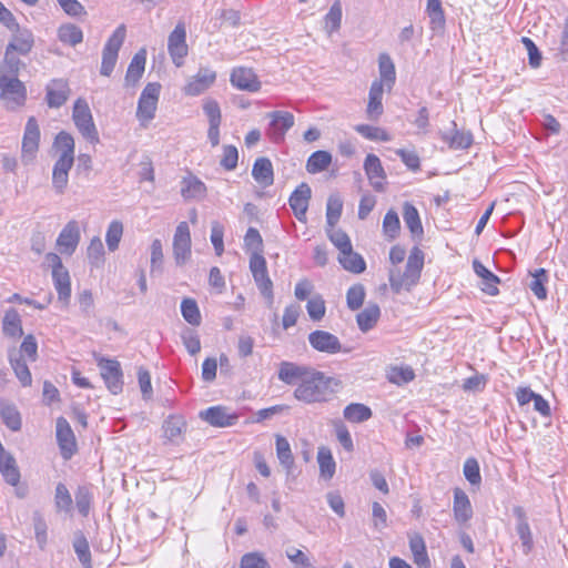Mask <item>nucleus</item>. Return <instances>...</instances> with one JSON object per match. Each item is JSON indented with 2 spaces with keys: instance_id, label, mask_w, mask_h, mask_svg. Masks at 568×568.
<instances>
[{
  "instance_id": "obj_6",
  "label": "nucleus",
  "mask_w": 568,
  "mask_h": 568,
  "mask_svg": "<svg viewBox=\"0 0 568 568\" xmlns=\"http://www.w3.org/2000/svg\"><path fill=\"white\" fill-rule=\"evenodd\" d=\"M126 28L124 24H120L108 39L102 51V62L100 73L104 77H109L116 63L119 51L125 40Z\"/></svg>"
},
{
  "instance_id": "obj_50",
  "label": "nucleus",
  "mask_w": 568,
  "mask_h": 568,
  "mask_svg": "<svg viewBox=\"0 0 568 568\" xmlns=\"http://www.w3.org/2000/svg\"><path fill=\"white\" fill-rule=\"evenodd\" d=\"M343 210V201L338 194H331L326 204V223L333 229L337 224Z\"/></svg>"
},
{
  "instance_id": "obj_28",
  "label": "nucleus",
  "mask_w": 568,
  "mask_h": 568,
  "mask_svg": "<svg viewBox=\"0 0 568 568\" xmlns=\"http://www.w3.org/2000/svg\"><path fill=\"white\" fill-rule=\"evenodd\" d=\"M146 50L140 49L132 58L125 74V85L134 87L142 78L145 69Z\"/></svg>"
},
{
  "instance_id": "obj_55",
  "label": "nucleus",
  "mask_w": 568,
  "mask_h": 568,
  "mask_svg": "<svg viewBox=\"0 0 568 568\" xmlns=\"http://www.w3.org/2000/svg\"><path fill=\"white\" fill-rule=\"evenodd\" d=\"M123 235V224L122 222L114 220L112 221L106 230L105 241L110 252H114L118 250L120 241Z\"/></svg>"
},
{
  "instance_id": "obj_48",
  "label": "nucleus",
  "mask_w": 568,
  "mask_h": 568,
  "mask_svg": "<svg viewBox=\"0 0 568 568\" xmlns=\"http://www.w3.org/2000/svg\"><path fill=\"white\" fill-rule=\"evenodd\" d=\"M58 38L61 42L75 47L83 40L82 30L72 23H64L58 29Z\"/></svg>"
},
{
  "instance_id": "obj_60",
  "label": "nucleus",
  "mask_w": 568,
  "mask_h": 568,
  "mask_svg": "<svg viewBox=\"0 0 568 568\" xmlns=\"http://www.w3.org/2000/svg\"><path fill=\"white\" fill-rule=\"evenodd\" d=\"M329 241L335 245L339 253H344L352 247L349 236L342 230L327 227L326 230Z\"/></svg>"
},
{
  "instance_id": "obj_45",
  "label": "nucleus",
  "mask_w": 568,
  "mask_h": 568,
  "mask_svg": "<svg viewBox=\"0 0 568 568\" xmlns=\"http://www.w3.org/2000/svg\"><path fill=\"white\" fill-rule=\"evenodd\" d=\"M162 428L169 442L178 443L184 432L185 423L181 417L170 416L164 420Z\"/></svg>"
},
{
  "instance_id": "obj_35",
  "label": "nucleus",
  "mask_w": 568,
  "mask_h": 568,
  "mask_svg": "<svg viewBox=\"0 0 568 568\" xmlns=\"http://www.w3.org/2000/svg\"><path fill=\"white\" fill-rule=\"evenodd\" d=\"M475 273L481 278V290L488 295H497L499 278L488 268H486L479 261L473 262Z\"/></svg>"
},
{
  "instance_id": "obj_58",
  "label": "nucleus",
  "mask_w": 568,
  "mask_h": 568,
  "mask_svg": "<svg viewBox=\"0 0 568 568\" xmlns=\"http://www.w3.org/2000/svg\"><path fill=\"white\" fill-rule=\"evenodd\" d=\"M87 255L92 266L98 267L103 263L104 247L99 236H94L90 241V244L87 250Z\"/></svg>"
},
{
  "instance_id": "obj_33",
  "label": "nucleus",
  "mask_w": 568,
  "mask_h": 568,
  "mask_svg": "<svg viewBox=\"0 0 568 568\" xmlns=\"http://www.w3.org/2000/svg\"><path fill=\"white\" fill-rule=\"evenodd\" d=\"M252 175L260 185L264 187L272 185L274 182V173L273 165L270 159H256L253 164Z\"/></svg>"
},
{
  "instance_id": "obj_57",
  "label": "nucleus",
  "mask_w": 568,
  "mask_h": 568,
  "mask_svg": "<svg viewBox=\"0 0 568 568\" xmlns=\"http://www.w3.org/2000/svg\"><path fill=\"white\" fill-rule=\"evenodd\" d=\"M400 230L398 214L394 210H389L383 220V232L386 237L394 240Z\"/></svg>"
},
{
  "instance_id": "obj_2",
  "label": "nucleus",
  "mask_w": 568,
  "mask_h": 568,
  "mask_svg": "<svg viewBox=\"0 0 568 568\" xmlns=\"http://www.w3.org/2000/svg\"><path fill=\"white\" fill-rule=\"evenodd\" d=\"M332 382L333 378L312 368L303 383H300L294 389V397L306 404L327 402L334 393L331 387Z\"/></svg>"
},
{
  "instance_id": "obj_5",
  "label": "nucleus",
  "mask_w": 568,
  "mask_h": 568,
  "mask_svg": "<svg viewBox=\"0 0 568 568\" xmlns=\"http://www.w3.org/2000/svg\"><path fill=\"white\" fill-rule=\"evenodd\" d=\"M0 99L9 110H14L24 104L27 89L18 75L0 74Z\"/></svg>"
},
{
  "instance_id": "obj_54",
  "label": "nucleus",
  "mask_w": 568,
  "mask_h": 568,
  "mask_svg": "<svg viewBox=\"0 0 568 568\" xmlns=\"http://www.w3.org/2000/svg\"><path fill=\"white\" fill-rule=\"evenodd\" d=\"M547 280V272L544 268H538L535 271V273H531V281L528 285L531 292L539 300H545L547 297V290L545 287Z\"/></svg>"
},
{
  "instance_id": "obj_3",
  "label": "nucleus",
  "mask_w": 568,
  "mask_h": 568,
  "mask_svg": "<svg viewBox=\"0 0 568 568\" xmlns=\"http://www.w3.org/2000/svg\"><path fill=\"white\" fill-rule=\"evenodd\" d=\"M423 266L424 253L415 247L408 256L404 272L397 267L389 270L388 281L392 291L396 294L410 291L418 283Z\"/></svg>"
},
{
  "instance_id": "obj_36",
  "label": "nucleus",
  "mask_w": 568,
  "mask_h": 568,
  "mask_svg": "<svg viewBox=\"0 0 568 568\" xmlns=\"http://www.w3.org/2000/svg\"><path fill=\"white\" fill-rule=\"evenodd\" d=\"M52 280L59 301L68 305L71 297V278L69 271L67 268L55 271L52 273Z\"/></svg>"
},
{
  "instance_id": "obj_38",
  "label": "nucleus",
  "mask_w": 568,
  "mask_h": 568,
  "mask_svg": "<svg viewBox=\"0 0 568 568\" xmlns=\"http://www.w3.org/2000/svg\"><path fill=\"white\" fill-rule=\"evenodd\" d=\"M409 548L414 557V562L420 568H429L430 561L424 538L420 535L415 534L409 538Z\"/></svg>"
},
{
  "instance_id": "obj_41",
  "label": "nucleus",
  "mask_w": 568,
  "mask_h": 568,
  "mask_svg": "<svg viewBox=\"0 0 568 568\" xmlns=\"http://www.w3.org/2000/svg\"><path fill=\"white\" fill-rule=\"evenodd\" d=\"M276 456L286 474L290 475L294 466V457L288 440L281 435L276 436Z\"/></svg>"
},
{
  "instance_id": "obj_34",
  "label": "nucleus",
  "mask_w": 568,
  "mask_h": 568,
  "mask_svg": "<svg viewBox=\"0 0 568 568\" xmlns=\"http://www.w3.org/2000/svg\"><path fill=\"white\" fill-rule=\"evenodd\" d=\"M383 93L382 82H373L368 93V104L366 113L368 119L377 120L383 114Z\"/></svg>"
},
{
  "instance_id": "obj_1",
  "label": "nucleus",
  "mask_w": 568,
  "mask_h": 568,
  "mask_svg": "<svg viewBox=\"0 0 568 568\" xmlns=\"http://www.w3.org/2000/svg\"><path fill=\"white\" fill-rule=\"evenodd\" d=\"M54 146L60 152L53 165L52 185L58 194H62L68 186L69 171L74 163V139L68 132H60L54 139Z\"/></svg>"
},
{
  "instance_id": "obj_26",
  "label": "nucleus",
  "mask_w": 568,
  "mask_h": 568,
  "mask_svg": "<svg viewBox=\"0 0 568 568\" xmlns=\"http://www.w3.org/2000/svg\"><path fill=\"white\" fill-rule=\"evenodd\" d=\"M454 518L459 524L467 523L473 517V508L467 494L460 489L454 490Z\"/></svg>"
},
{
  "instance_id": "obj_10",
  "label": "nucleus",
  "mask_w": 568,
  "mask_h": 568,
  "mask_svg": "<svg viewBox=\"0 0 568 568\" xmlns=\"http://www.w3.org/2000/svg\"><path fill=\"white\" fill-rule=\"evenodd\" d=\"M97 362L108 389L115 395L121 393L123 388V381L120 363L115 359H108L104 357H98Z\"/></svg>"
},
{
  "instance_id": "obj_47",
  "label": "nucleus",
  "mask_w": 568,
  "mask_h": 568,
  "mask_svg": "<svg viewBox=\"0 0 568 568\" xmlns=\"http://www.w3.org/2000/svg\"><path fill=\"white\" fill-rule=\"evenodd\" d=\"M0 416L11 430L17 432L21 428V416L14 405L0 402Z\"/></svg>"
},
{
  "instance_id": "obj_4",
  "label": "nucleus",
  "mask_w": 568,
  "mask_h": 568,
  "mask_svg": "<svg viewBox=\"0 0 568 568\" xmlns=\"http://www.w3.org/2000/svg\"><path fill=\"white\" fill-rule=\"evenodd\" d=\"M72 120L81 135L90 143L100 142L99 132L94 124L92 112L88 102L79 98L73 105Z\"/></svg>"
},
{
  "instance_id": "obj_15",
  "label": "nucleus",
  "mask_w": 568,
  "mask_h": 568,
  "mask_svg": "<svg viewBox=\"0 0 568 568\" xmlns=\"http://www.w3.org/2000/svg\"><path fill=\"white\" fill-rule=\"evenodd\" d=\"M55 435L62 457L70 459L77 450V442L72 428L64 417L57 419Z\"/></svg>"
},
{
  "instance_id": "obj_59",
  "label": "nucleus",
  "mask_w": 568,
  "mask_h": 568,
  "mask_svg": "<svg viewBox=\"0 0 568 568\" xmlns=\"http://www.w3.org/2000/svg\"><path fill=\"white\" fill-rule=\"evenodd\" d=\"M355 130L365 139L371 141H389L390 135L382 128L368 124H358Z\"/></svg>"
},
{
  "instance_id": "obj_19",
  "label": "nucleus",
  "mask_w": 568,
  "mask_h": 568,
  "mask_svg": "<svg viewBox=\"0 0 568 568\" xmlns=\"http://www.w3.org/2000/svg\"><path fill=\"white\" fill-rule=\"evenodd\" d=\"M311 195L312 191L308 184L301 183L290 196V206L292 207L295 217L300 222L306 221V212L308 209V201Z\"/></svg>"
},
{
  "instance_id": "obj_24",
  "label": "nucleus",
  "mask_w": 568,
  "mask_h": 568,
  "mask_svg": "<svg viewBox=\"0 0 568 568\" xmlns=\"http://www.w3.org/2000/svg\"><path fill=\"white\" fill-rule=\"evenodd\" d=\"M513 514L517 519L516 531L521 540L523 550L528 555L534 547V540L526 511L521 506H515Z\"/></svg>"
},
{
  "instance_id": "obj_32",
  "label": "nucleus",
  "mask_w": 568,
  "mask_h": 568,
  "mask_svg": "<svg viewBox=\"0 0 568 568\" xmlns=\"http://www.w3.org/2000/svg\"><path fill=\"white\" fill-rule=\"evenodd\" d=\"M378 71L379 80H375L374 82H382V88L385 85L387 90L390 91L396 81V71L395 64L387 53L379 54Z\"/></svg>"
},
{
  "instance_id": "obj_44",
  "label": "nucleus",
  "mask_w": 568,
  "mask_h": 568,
  "mask_svg": "<svg viewBox=\"0 0 568 568\" xmlns=\"http://www.w3.org/2000/svg\"><path fill=\"white\" fill-rule=\"evenodd\" d=\"M317 463L321 476L331 479L335 474L336 464L328 447L322 446L317 452Z\"/></svg>"
},
{
  "instance_id": "obj_37",
  "label": "nucleus",
  "mask_w": 568,
  "mask_h": 568,
  "mask_svg": "<svg viewBox=\"0 0 568 568\" xmlns=\"http://www.w3.org/2000/svg\"><path fill=\"white\" fill-rule=\"evenodd\" d=\"M338 262L348 272L359 274L366 268V263L362 255L353 251V246L344 253L338 254Z\"/></svg>"
},
{
  "instance_id": "obj_52",
  "label": "nucleus",
  "mask_w": 568,
  "mask_h": 568,
  "mask_svg": "<svg viewBox=\"0 0 568 568\" xmlns=\"http://www.w3.org/2000/svg\"><path fill=\"white\" fill-rule=\"evenodd\" d=\"M13 52L6 48L4 58L0 64V74L19 75L20 69L24 67L21 60Z\"/></svg>"
},
{
  "instance_id": "obj_53",
  "label": "nucleus",
  "mask_w": 568,
  "mask_h": 568,
  "mask_svg": "<svg viewBox=\"0 0 568 568\" xmlns=\"http://www.w3.org/2000/svg\"><path fill=\"white\" fill-rule=\"evenodd\" d=\"M181 313L189 324L193 326H199L201 324V313L195 300L184 298L181 303Z\"/></svg>"
},
{
  "instance_id": "obj_17",
  "label": "nucleus",
  "mask_w": 568,
  "mask_h": 568,
  "mask_svg": "<svg viewBox=\"0 0 568 568\" xmlns=\"http://www.w3.org/2000/svg\"><path fill=\"white\" fill-rule=\"evenodd\" d=\"M80 229L77 221H69L57 239V247L61 254L72 255L80 242Z\"/></svg>"
},
{
  "instance_id": "obj_31",
  "label": "nucleus",
  "mask_w": 568,
  "mask_h": 568,
  "mask_svg": "<svg viewBox=\"0 0 568 568\" xmlns=\"http://www.w3.org/2000/svg\"><path fill=\"white\" fill-rule=\"evenodd\" d=\"M9 363L11 365V368L20 382L21 386L29 387L32 384V376L31 372L24 361V358H21V355L18 354L17 349H11L9 352Z\"/></svg>"
},
{
  "instance_id": "obj_16",
  "label": "nucleus",
  "mask_w": 568,
  "mask_h": 568,
  "mask_svg": "<svg viewBox=\"0 0 568 568\" xmlns=\"http://www.w3.org/2000/svg\"><path fill=\"white\" fill-rule=\"evenodd\" d=\"M216 80V72L211 68H200L197 73L187 80L183 92L190 97H196L205 92Z\"/></svg>"
},
{
  "instance_id": "obj_49",
  "label": "nucleus",
  "mask_w": 568,
  "mask_h": 568,
  "mask_svg": "<svg viewBox=\"0 0 568 568\" xmlns=\"http://www.w3.org/2000/svg\"><path fill=\"white\" fill-rule=\"evenodd\" d=\"M332 163V155L327 151H316L312 153L306 163L308 173L315 174L326 170Z\"/></svg>"
},
{
  "instance_id": "obj_25",
  "label": "nucleus",
  "mask_w": 568,
  "mask_h": 568,
  "mask_svg": "<svg viewBox=\"0 0 568 568\" xmlns=\"http://www.w3.org/2000/svg\"><path fill=\"white\" fill-rule=\"evenodd\" d=\"M14 34L8 43L7 49L17 52L21 55H27L31 52L34 45V38L30 30L13 28Z\"/></svg>"
},
{
  "instance_id": "obj_14",
  "label": "nucleus",
  "mask_w": 568,
  "mask_h": 568,
  "mask_svg": "<svg viewBox=\"0 0 568 568\" xmlns=\"http://www.w3.org/2000/svg\"><path fill=\"white\" fill-rule=\"evenodd\" d=\"M168 50L176 67L183 64V59L187 54L186 31L183 23H178L168 39Z\"/></svg>"
},
{
  "instance_id": "obj_51",
  "label": "nucleus",
  "mask_w": 568,
  "mask_h": 568,
  "mask_svg": "<svg viewBox=\"0 0 568 568\" xmlns=\"http://www.w3.org/2000/svg\"><path fill=\"white\" fill-rule=\"evenodd\" d=\"M72 497L67 486L59 483L54 493V506L58 513H70L72 510Z\"/></svg>"
},
{
  "instance_id": "obj_9",
  "label": "nucleus",
  "mask_w": 568,
  "mask_h": 568,
  "mask_svg": "<svg viewBox=\"0 0 568 568\" xmlns=\"http://www.w3.org/2000/svg\"><path fill=\"white\" fill-rule=\"evenodd\" d=\"M307 339L311 347L320 353L334 355L341 352H348L347 349L343 348L339 338L327 331H313L308 334Z\"/></svg>"
},
{
  "instance_id": "obj_56",
  "label": "nucleus",
  "mask_w": 568,
  "mask_h": 568,
  "mask_svg": "<svg viewBox=\"0 0 568 568\" xmlns=\"http://www.w3.org/2000/svg\"><path fill=\"white\" fill-rule=\"evenodd\" d=\"M73 548L83 567L92 568L89 542L83 535L75 537Z\"/></svg>"
},
{
  "instance_id": "obj_18",
  "label": "nucleus",
  "mask_w": 568,
  "mask_h": 568,
  "mask_svg": "<svg viewBox=\"0 0 568 568\" xmlns=\"http://www.w3.org/2000/svg\"><path fill=\"white\" fill-rule=\"evenodd\" d=\"M230 81L233 87L248 91L257 92L261 89V82L254 71L250 68L239 67L231 72Z\"/></svg>"
},
{
  "instance_id": "obj_12",
  "label": "nucleus",
  "mask_w": 568,
  "mask_h": 568,
  "mask_svg": "<svg viewBox=\"0 0 568 568\" xmlns=\"http://www.w3.org/2000/svg\"><path fill=\"white\" fill-rule=\"evenodd\" d=\"M173 255L178 265H184L191 256V234L186 222H180L173 236Z\"/></svg>"
},
{
  "instance_id": "obj_8",
  "label": "nucleus",
  "mask_w": 568,
  "mask_h": 568,
  "mask_svg": "<svg viewBox=\"0 0 568 568\" xmlns=\"http://www.w3.org/2000/svg\"><path fill=\"white\" fill-rule=\"evenodd\" d=\"M250 270L261 294L273 302V283L268 276L266 260L260 252H252L250 256Z\"/></svg>"
},
{
  "instance_id": "obj_64",
  "label": "nucleus",
  "mask_w": 568,
  "mask_h": 568,
  "mask_svg": "<svg viewBox=\"0 0 568 568\" xmlns=\"http://www.w3.org/2000/svg\"><path fill=\"white\" fill-rule=\"evenodd\" d=\"M241 568H271V566L260 552H248L242 557Z\"/></svg>"
},
{
  "instance_id": "obj_40",
  "label": "nucleus",
  "mask_w": 568,
  "mask_h": 568,
  "mask_svg": "<svg viewBox=\"0 0 568 568\" xmlns=\"http://www.w3.org/2000/svg\"><path fill=\"white\" fill-rule=\"evenodd\" d=\"M403 219L414 236H420L423 234V226L417 209L409 202H405L403 205Z\"/></svg>"
},
{
  "instance_id": "obj_62",
  "label": "nucleus",
  "mask_w": 568,
  "mask_h": 568,
  "mask_svg": "<svg viewBox=\"0 0 568 568\" xmlns=\"http://www.w3.org/2000/svg\"><path fill=\"white\" fill-rule=\"evenodd\" d=\"M365 300V288L362 284L353 285L346 293L347 306L352 311H356L362 307Z\"/></svg>"
},
{
  "instance_id": "obj_27",
  "label": "nucleus",
  "mask_w": 568,
  "mask_h": 568,
  "mask_svg": "<svg viewBox=\"0 0 568 568\" xmlns=\"http://www.w3.org/2000/svg\"><path fill=\"white\" fill-rule=\"evenodd\" d=\"M452 132L442 133V140L453 150H465L473 144V134L469 131L457 130L455 122H452Z\"/></svg>"
},
{
  "instance_id": "obj_21",
  "label": "nucleus",
  "mask_w": 568,
  "mask_h": 568,
  "mask_svg": "<svg viewBox=\"0 0 568 568\" xmlns=\"http://www.w3.org/2000/svg\"><path fill=\"white\" fill-rule=\"evenodd\" d=\"M45 100L50 108H60L62 106L70 94V88L65 80L63 79H54L51 80L50 83L45 88Z\"/></svg>"
},
{
  "instance_id": "obj_46",
  "label": "nucleus",
  "mask_w": 568,
  "mask_h": 568,
  "mask_svg": "<svg viewBox=\"0 0 568 568\" xmlns=\"http://www.w3.org/2000/svg\"><path fill=\"white\" fill-rule=\"evenodd\" d=\"M344 418L351 423H363L372 417V409L361 403H352L344 408Z\"/></svg>"
},
{
  "instance_id": "obj_23",
  "label": "nucleus",
  "mask_w": 568,
  "mask_h": 568,
  "mask_svg": "<svg viewBox=\"0 0 568 568\" xmlns=\"http://www.w3.org/2000/svg\"><path fill=\"white\" fill-rule=\"evenodd\" d=\"M364 170L373 189L377 192L384 191L386 173L378 156L368 154L364 162Z\"/></svg>"
},
{
  "instance_id": "obj_29",
  "label": "nucleus",
  "mask_w": 568,
  "mask_h": 568,
  "mask_svg": "<svg viewBox=\"0 0 568 568\" xmlns=\"http://www.w3.org/2000/svg\"><path fill=\"white\" fill-rule=\"evenodd\" d=\"M0 473L4 480L11 486H16L20 481V471L16 459L12 455L4 452L3 447L0 448Z\"/></svg>"
},
{
  "instance_id": "obj_61",
  "label": "nucleus",
  "mask_w": 568,
  "mask_h": 568,
  "mask_svg": "<svg viewBox=\"0 0 568 568\" xmlns=\"http://www.w3.org/2000/svg\"><path fill=\"white\" fill-rule=\"evenodd\" d=\"M325 29L328 32V34L333 33L334 31H337L341 27L342 21V7L339 2H335L329 11L326 13L325 18Z\"/></svg>"
},
{
  "instance_id": "obj_11",
  "label": "nucleus",
  "mask_w": 568,
  "mask_h": 568,
  "mask_svg": "<svg viewBox=\"0 0 568 568\" xmlns=\"http://www.w3.org/2000/svg\"><path fill=\"white\" fill-rule=\"evenodd\" d=\"M40 128L34 116L27 121L22 138L21 159L24 163L32 161L39 150Z\"/></svg>"
},
{
  "instance_id": "obj_43",
  "label": "nucleus",
  "mask_w": 568,
  "mask_h": 568,
  "mask_svg": "<svg viewBox=\"0 0 568 568\" xmlns=\"http://www.w3.org/2000/svg\"><path fill=\"white\" fill-rule=\"evenodd\" d=\"M2 329L7 336L19 337L22 335L21 318L17 310L9 308L3 316Z\"/></svg>"
},
{
  "instance_id": "obj_22",
  "label": "nucleus",
  "mask_w": 568,
  "mask_h": 568,
  "mask_svg": "<svg viewBox=\"0 0 568 568\" xmlns=\"http://www.w3.org/2000/svg\"><path fill=\"white\" fill-rule=\"evenodd\" d=\"M312 367L298 365L292 362H282L278 368V379L287 385L303 383Z\"/></svg>"
},
{
  "instance_id": "obj_20",
  "label": "nucleus",
  "mask_w": 568,
  "mask_h": 568,
  "mask_svg": "<svg viewBox=\"0 0 568 568\" xmlns=\"http://www.w3.org/2000/svg\"><path fill=\"white\" fill-rule=\"evenodd\" d=\"M200 417L214 427H227L236 423L239 416L224 406H213L200 413Z\"/></svg>"
},
{
  "instance_id": "obj_13",
  "label": "nucleus",
  "mask_w": 568,
  "mask_h": 568,
  "mask_svg": "<svg viewBox=\"0 0 568 568\" xmlns=\"http://www.w3.org/2000/svg\"><path fill=\"white\" fill-rule=\"evenodd\" d=\"M271 120L267 129V134L274 142H282L285 133L294 125L295 119L291 112L287 111H273L267 113Z\"/></svg>"
},
{
  "instance_id": "obj_7",
  "label": "nucleus",
  "mask_w": 568,
  "mask_h": 568,
  "mask_svg": "<svg viewBox=\"0 0 568 568\" xmlns=\"http://www.w3.org/2000/svg\"><path fill=\"white\" fill-rule=\"evenodd\" d=\"M161 84L158 82L148 83L138 102L136 118L145 126L155 116L158 101L160 97Z\"/></svg>"
},
{
  "instance_id": "obj_30",
  "label": "nucleus",
  "mask_w": 568,
  "mask_h": 568,
  "mask_svg": "<svg viewBox=\"0 0 568 568\" xmlns=\"http://www.w3.org/2000/svg\"><path fill=\"white\" fill-rule=\"evenodd\" d=\"M206 194L205 184L196 176L189 174L181 181V195L185 200H201Z\"/></svg>"
},
{
  "instance_id": "obj_42",
  "label": "nucleus",
  "mask_w": 568,
  "mask_h": 568,
  "mask_svg": "<svg viewBox=\"0 0 568 568\" xmlns=\"http://www.w3.org/2000/svg\"><path fill=\"white\" fill-rule=\"evenodd\" d=\"M426 12L430 20V29L442 31L446 22L442 0H427Z\"/></svg>"
},
{
  "instance_id": "obj_39",
  "label": "nucleus",
  "mask_w": 568,
  "mask_h": 568,
  "mask_svg": "<svg viewBox=\"0 0 568 568\" xmlns=\"http://www.w3.org/2000/svg\"><path fill=\"white\" fill-rule=\"evenodd\" d=\"M381 316V310L377 304L367 305L361 313L357 314L356 321L362 332L372 329Z\"/></svg>"
},
{
  "instance_id": "obj_63",
  "label": "nucleus",
  "mask_w": 568,
  "mask_h": 568,
  "mask_svg": "<svg viewBox=\"0 0 568 568\" xmlns=\"http://www.w3.org/2000/svg\"><path fill=\"white\" fill-rule=\"evenodd\" d=\"M306 310L311 320L318 322L324 317L326 312L325 301L321 295H314L307 301Z\"/></svg>"
}]
</instances>
